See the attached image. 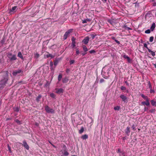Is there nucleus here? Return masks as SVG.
Instances as JSON below:
<instances>
[{
  "mask_svg": "<svg viewBox=\"0 0 156 156\" xmlns=\"http://www.w3.org/2000/svg\"><path fill=\"white\" fill-rule=\"evenodd\" d=\"M1 76L2 77V79L1 80V81H3L4 83H5L8 80V71H6L2 72Z\"/></svg>",
  "mask_w": 156,
  "mask_h": 156,
  "instance_id": "f257e3e1",
  "label": "nucleus"
},
{
  "mask_svg": "<svg viewBox=\"0 0 156 156\" xmlns=\"http://www.w3.org/2000/svg\"><path fill=\"white\" fill-rule=\"evenodd\" d=\"M7 56L10 59V61L15 60L17 59L16 55H12L11 53H8Z\"/></svg>",
  "mask_w": 156,
  "mask_h": 156,
  "instance_id": "f03ea898",
  "label": "nucleus"
},
{
  "mask_svg": "<svg viewBox=\"0 0 156 156\" xmlns=\"http://www.w3.org/2000/svg\"><path fill=\"white\" fill-rule=\"evenodd\" d=\"M72 29H70L66 32L63 36L64 40H66L67 39L68 36H69L70 34L72 32Z\"/></svg>",
  "mask_w": 156,
  "mask_h": 156,
  "instance_id": "7ed1b4c3",
  "label": "nucleus"
},
{
  "mask_svg": "<svg viewBox=\"0 0 156 156\" xmlns=\"http://www.w3.org/2000/svg\"><path fill=\"white\" fill-rule=\"evenodd\" d=\"M46 111L48 113H54V110L52 108H51L48 106H46L45 108Z\"/></svg>",
  "mask_w": 156,
  "mask_h": 156,
  "instance_id": "20e7f679",
  "label": "nucleus"
},
{
  "mask_svg": "<svg viewBox=\"0 0 156 156\" xmlns=\"http://www.w3.org/2000/svg\"><path fill=\"white\" fill-rule=\"evenodd\" d=\"M55 90H56V93L58 94L63 93L64 92V90L62 88H56Z\"/></svg>",
  "mask_w": 156,
  "mask_h": 156,
  "instance_id": "39448f33",
  "label": "nucleus"
},
{
  "mask_svg": "<svg viewBox=\"0 0 156 156\" xmlns=\"http://www.w3.org/2000/svg\"><path fill=\"white\" fill-rule=\"evenodd\" d=\"M89 40V37L88 36L86 37H85V38L84 39L83 41V42L85 44H87L88 43Z\"/></svg>",
  "mask_w": 156,
  "mask_h": 156,
  "instance_id": "423d86ee",
  "label": "nucleus"
},
{
  "mask_svg": "<svg viewBox=\"0 0 156 156\" xmlns=\"http://www.w3.org/2000/svg\"><path fill=\"white\" fill-rule=\"evenodd\" d=\"M122 56L124 58H125V59H126L127 60V61L129 62L130 63L131 62V60L129 56H128L127 55H126L125 54L123 55Z\"/></svg>",
  "mask_w": 156,
  "mask_h": 156,
  "instance_id": "0eeeda50",
  "label": "nucleus"
},
{
  "mask_svg": "<svg viewBox=\"0 0 156 156\" xmlns=\"http://www.w3.org/2000/svg\"><path fill=\"white\" fill-rule=\"evenodd\" d=\"M120 97L122 99L123 101L125 102L127 101V98L124 95L122 94L120 96Z\"/></svg>",
  "mask_w": 156,
  "mask_h": 156,
  "instance_id": "6e6552de",
  "label": "nucleus"
},
{
  "mask_svg": "<svg viewBox=\"0 0 156 156\" xmlns=\"http://www.w3.org/2000/svg\"><path fill=\"white\" fill-rule=\"evenodd\" d=\"M23 145L24 147L27 150H28L29 149V147L27 144L26 142L25 141H24L23 142Z\"/></svg>",
  "mask_w": 156,
  "mask_h": 156,
  "instance_id": "1a4fd4ad",
  "label": "nucleus"
},
{
  "mask_svg": "<svg viewBox=\"0 0 156 156\" xmlns=\"http://www.w3.org/2000/svg\"><path fill=\"white\" fill-rule=\"evenodd\" d=\"M21 72V70H16L14 71L12 73V74L13 75L16 76L17 75V74L18 73H20Z\"/></svg>",
  "mask_w": 156,
  "mask_h": 156,
  "instance_id": "9d476101",
  "label": "nucleus"
},
{
  "mask_svg": "<svg viewBox=\"0 0 156 156\" xmlns=\"http://www.w3.org/2000/svg\"><path fill=\"white\" fill-rule=\"evenodd\" d=\"M155 27V24L154 23H153L150 27V30L152 31H153Z\"/></svg>",
  "mask_w": 156,
  "mask_h": 156,
  "instance_id": "9b49d317",
  "label": "nucleus"
},
{
  "mask_svg": "<svg viewBox=\"0 0 156 156\" xmlns=\"http://www.w3.org/2000/svg\"><path fill=\"white\" fill-rule=\"evenodd\" d=\"M147 49H148L149 52L150 53L151 55L152 56H154L155 55V54L154 52L151 51V50L149 49L147 47Z\"/></svg>",
  "mask_w": 156,
  "mask_h": 156,
  "instance_id": "f8f14e48",
  "label": "nucleus"
},
{
  "mask_svg": "<svg viewBox=\"0 0 156 156\" xmlns=\"http://www.w3.org/2000/svg\"><path fill=\"white\" fill-rule=\"evenodd\" d=\"M17 56L20 58L22 59L23 60L24 59V58H23V57L21 53V52H18V54H17Z\"/></svg>",
  "mask_w": 156,
  "mask_h": 156,
  "instance_id": "ddd939ff",
  "label": "nucleus"
},
{
  "mask_svg": "<svg viewBox=\"0 0 156 156\" xmlns=\"http://www.w3.org/2000/svg\"><path fill=\"white\" fill-rule=\"evenodd\" d=\"M75 38H74V37H73L72 38V44L73 46V47H74L75 46Z\"/></svg>",
  "mask_w": 156,
  "mask_h": 156,
  "instance_id": "4468645a",
  "label": "nucleus"
},
{
  "mask_svg": "<svg viewBox=\"0 0 156 156\" xmlns=\"http://www.w3.org/2000/svg\"><path fill=\"white\" fill-rule=\"evenodd\" d=\"M48 54L46 55V57L47 58H48L50 57L51 58H53L54 57L55 55H52L51 54H49L48 52H47Z\"/></svg>",
  "mask_w": 156,
  "mask_h": 156,
  "instance_id": "2eb2a0df",
  "label": "nucleus"
},
{
  "mask_svg": "<svg viewBox=\"0 0 156 156\" xmlns=\"http://www.w3.org/2000/svg\"><path fill=\"white\" fill-rule=\"evenodd\" d=\"M17 8V6H15L13 7L12 9H10V13H11L12 12H15V11Z\"/></svg>",
  "mask_w": 156,
  "mask_h": 156,
  "instance_id": "dca6fc26",
  "label": "nucleus"
},
{
  "mask_svg": "<svg viewBox=\"0 0 156 156\" xmlns=\"http://www.w3.org/2000/svg\"><path fill=\"white\" fill-rule=\"evenodd\" d=\"M126 133L127 135H129L130 132V128L129 127H127L126 130Z\"/></svg>",
  "mask_w": 156,
  "mask_h": 156,
  "instance_id": "f3484780",
  "label": "nucleus"
},
{
  "mask_svg": "<svg viewBox=\"0 0 156 156\" xmlns=\"http://www.w3.org/2000/svg\"><path fill=\"white\" fill-rule=\"evenodd\" d=\"M90 20L89 19H87L83 20L82 23H86L87 22H90Z\"/></svg>",
  "mask_w": 156,
  "mask_h": 156,
  "instance_id": "a211bd4d",
  "label": "nucleus"
},
{
  "mask_svg": "<svg viewBox=\"0 0 156 156\" xmlns=\"http://www.w3.org/2000/svg\"><path fill=\"white\" fill-rule=\"evenodd\" d=\"M62 81L63 83H66L68 81V79L66 77H65L62 79Z\"/></svg>",
  "mask_w": 156,
  "mask_h": 156,
  "instance_id": "6ab92c4d",
  "label": "nucleus"
},
{
  "mask_svg": "<svg viewBox=\"0 0 156 156\" xmlns=\"http://www.w3.org/2000/svg\"><path fill=\"white\" fill-rule=\"evenodd\" d=\"M151 103L152 105L156 106V102L154 100H151Z\"/></svg>",
  "mask_w": 156,
  "mask_h": 156,
  "instance_id": "aec40b11",
  "label": "nucleus"
},
{
  "mask_svg": "<svg viewBox=\"0 0 156 156\" xmlns=\"http://www.w3.org/2000/svg\"><path fill=\"white\" fill-rule=\"evenodd\" d=\"M41 95H39L36 98V101L37 102H39L40 101V99L41 98Z\"/></svg>",
  "mask_w": 156,
  "mask_h": 156,
  "instance_id": "412c9836",
  "label": "nucleus"
},
{
  "mask_svg": "<svg viewBox=\"0 0 156 156\" xmlns=\"http://www.w3.org/2000/svg\"><path fill=\"white\" fill-rule=\"evenodd\" d=\"M88 137V136L87 135L85 134L82 136L81 138L83 140H85L87 139Z\"/></svg>",
  "mask_w": 156,
  "mask_h": 156,
  "instance_id": "4be33fe9",
  "label": "nucleus"
},
{
  "mask_svg": "<svg viewBox=\"0 0 156 156\" xmlns=\"http://www.w3.org/2000/svg\"><path fill=\"white\" fill-rule=\"evenodd\" d=\"M152 16V14L151 13V11H149L147 13V16L149 17H151Z\"/></svg>",
  "mask_w": 156,
  "mask_h": 156,
  "instance_id": "5701e85b",
  "label": "nucleus"
},
{
  "mask_svg": "<svg viewBox=\"0 0 156 156\" xmlns=\"http://www.w3.org/2000/svg\"><path fill=\"white\" fill-rule=\"evenodd\" d=\"M84 130V128L83 127H82L81 129L79 130V133L80 134H81L83 132Z\"/></svg>",
  "mask_w": 156,
  "mask_h": 156,
  "instance_id": "b1692460",
  "label": "nucleus"
},
{
  "mask_svg": "<svg viewBox=\"0 0 156 156\" xmlns=\"http://www.w3.org/2000/svg\"><path fill=\"white\" fill-rule=\"evenodd\" d=\"M83 49L84 51L86 52L88 51V49L86 46L83 45Z\"/></svg>",
  "mask_w": 156,
  "mask_h": 156,
  "instance_id": "393cba45",
  "label": "nucleus"
},
{
  "mask_svg": "<svg viewBox=\"0 0 156 156\" xmlns=\"http://www.w3.org/2000/svg\"><path fill=\"white\" fill-rule=\"evenodd\" d=\"M90 36H91L92 39H93L95 38V36H96V35L95 34H90Z\"/></svg>",
  "mask_w": 156,
  "mask_h": 156,
  "instance_id": "a878e982",
  "label": "nucleus"
},
{
  "mask_svg": "<svg viewBox=\"0 0 156 156\" xmlns=\"http://www.w3.org/2000/svg\"><path fill=\"white\" fill-rule=\"evenodd\" d=\"M14 111L18 112L19 111V108L18 107H15L13 108Z\"/></svg>",
  "mask_w": 156,
  "mask_h": 156,
  "instance_id": "bb28decb",
  "label": "nucleus"
},
{
  "mask_svg": "<svg viewBox=\"0 0 156 156\" xmlns=\"http://www.w3.org/2000/svg\"><path fill=\"white\" fill-rule=\"evenodd\" d=\"M62 78V75L61 74H60L59 75L58 77V80L59 81H60L61 79Z\"/></svg>",
  "mask_w": 156,
  "mask_h": 156,
  "instance_id": "cd10ccee",
  "label": "nucleus"
},
{
  "mask_svg": "<svg viewBox=\"0 0 156 156\" xmlns=\"http://www.w3.org/2000/svg\"><path fill=\"white\" fill-rule=\"evenodd\" d=\"M39 57V54L37 53H36L34 55V57L36 58H38Z\"/></svg>",
  "mask_w": 156,
  "mask_h": 156,
  "instance_id": "c85d7f7f",
  "label": "nucleus"
},
{
  "mask_svg": "<svg viewBox=\"0 0 156 156\" xmlns=\"http://www.w3.org/2000/svg\"><path fill=\"white\" fill-rule=\"evenodd\" d=\"M58 59H56L55 60V61L54 62V65L55 66H56L58 62Z\"/></svg>",
  "mask_w": 156,
  "mask_h": 156,
  "instance_id": "c756f323",
  "label": "nucleus"
},
{
  "mask_svg": "<svg viewBox=\"0 0 156 156\" xmlns=\"http://www.w3.org/2000/svg\"><path fill=\"white\" fill-rule=\"evenodd\" d=\"M154 37L153 36L151 37L149 39V41L150 42H152L154 40Z\"/></svg>",
  "mask_w": 156,
  "mask_h": 156,
  "instance_id": "7c9ffc66",
  "label": "nucleus"
},
{
  "mask_svg": "<svg viewBox=\"0 0 156 156\" xmlns=\"http://www.w3.org/2000/svg\"><path fill=\"white\" fill-rule=\"evenodd\" d=\"M5 39L4 38H3V39L2 40H1L0 42L2 44H3L5 42Z\"/></svg>",
  "mask_w": 156,
  "mask_h": 156,
  "instance_id": "2f4dec72",
  "label": "nucleus"
},
{
  "mask_svg": "<svg viewBox=\"0 0 156 156\" xmlns=\"http://www.w3.org/2000/svg\"><path fill=\"white\" fill-rule=\"evenodd\" d=\"M148 87H149V88L150 89H151L152 88V86H151V83H150V81H149L148 82Z\"/></svg>",
  "mask_w": 156,
  "mask_h": 156,
  "instance_id": "473e14b6",
  "label": "nucleus"
},
{
  "mask_svg": "<svg viewBox=\"0 0 156 156\" xmlns=\"http://www.w3.org/2000/svg\"><path fill=\"white\" fill-rule=\"evenodd\" d=\"M50 96L51 97L54 98H55V95L53 93H51L50 94Z\"/></svg>",
  "mask_w": 156,
  "mask_h": 156,
  "instance_id": "72a5a7b5",
  "label": "nucleus"
},
{
  "mask_svg": "<svg viewBox=\"0 0 156 156\" xmlns=\"http://www.w3.org/2000/svg\"><path fill=\"white\" fill-rule=\"evenodd\" d=\"M119 108H120V107L119 106H117L115 107L114 108V110H119Z\"/></svg>",
  "mask_w": 156,
  "mask_h": 156,
  "instance_id": "f704fd0d",
  "label": "nucleus"
},
{
  "mask_svg": "<svg viewBox=\"0 0 156 156\" xmlns=\"http://www.w3.org/2000/svg\"><path fill=\"white\" fill-rule=\"evenodd\" d=\"M155 110L154 109H153L150 110L149 112L151 113H154Z\"/></svg>",
  "mask_w": 156,
  "mask_h": 156,
  "instance_id": "c9c22d12",
  "label": "nucleus"
},
{
  "mask_svg": "<svg viewBox=\"0 0 156 156\" xmlns=\"http://www.w3.org/2000/svg\"><path fill=\"white\" fill-rule=\"evenodd\" d=\"M79 50H78V49H76V55H78V54H79Z\"/></svg>",
  "mask_w": 156,
  "mask_h": 156,
  "instance_id": "e433bc0d",
  "label": "nucleus"
},
{
  "mask_svg": "<svg viewBox=\"0 0 156 156\" xmlns=\"http://www.w3.org/2000/svg\"><path fill=\"white\" fill-rule=\"evenodd\" d=\"M15 121L18 124H20V121L18 119H16L15 120Z\"/></svg>",
  "mask_w": 156,
  "mask_h": 156,
  "instance_id": "4c0bfd02",
  "label": "nucleus"
},
{
  "mask_svg": "<svg viewBox=\"0 0 156 156\" xmlns=\"http://www.w3.org/2000/svg\"><path fill=\"white\" fill-rule=\"evenodd\" d=\"M8 147L9 151L10 153H11L12 151L11 150V148L9 146L8 144Z\"/></svg>",
  "mask_w": 156,
  "mask_h": 156,
  "instance_id": "58836bf2",
  "label": "nucleus"
},
{
  "mask_svg": "<svg viewBox=\"0 0 156 156\" xmlns=\"http://www.w3.org/2000/svg\"><path fill=\"white\" fill-rule=\"evenodd\" d=\"M121 90H124L126 89V88L125 87L122 86L121 87Z\"/></svg>",
  "mask_w": 156,
  "mask_h": 156,
  "instance_id": "ea45409f",
  "label": "nucleus"
},
{
  "mask_svg": "<svg viewBox=\"0 0 156 156\" xmlns=\"http://www.w3.org/2000/svg\"><path fill=\"white\" fill-rule=\"evenodd\" d=\"M75 61L74 60H71L70 62V64L72 65L74 63Z\"/></svg>",
  "mask_w": 156,
  "mask_h": 156,
  "instance_id": "a19ab883",
  "label": "nucleus"
},
{
  "mask_svg": "<svg viewBox=\"0 0 156 156\" xmlns=\"http://www.w3.org/2000/svg\"><path fill=\"white\" fill-rule=\"evenodd\" d=\"M89 52L90 53H95V51L94 50H91V51H90Z\"/></svg>",
  "mask_w": 156,
  "mask_h": 156,
  "instance_id": "79ce46f5",
  "label": "nucleus"
},
{
  "mask_svg": "<svg viewBox=\"0 0 156 156\" xmlns=\"http://www.w3.org/2000/svg\"><path fill=\"white\" fill-rule=\"evenodd\" d=\"M104 81V80L103 79H101L100 80V82L101 83L103 82Z\"/></svg>",
  "mask_w": 156,
  "mask_h": 156,
  "instance_id": "37998d69",
  "label": "nucleus"
},
{
  "mask_svg": "<svg viewBox=\"0 0 156 156\" xmlns=\"http://www.w3.org/2000/svg\"><path fill=\"white\" fill-rule=\"evenodd\" d=\"M150 105V103L149 101V100L147 98V106H149Z\"/></svg>",
  "mask_w": 156,
  "mask_h": 156,
  "instance_id": "c03bdc74",
  "label": "nucleus"
},
{
  "mask_svg": "<svg viewBox=\"0 0 156 156\" xmlns=\"http://www.w3.org/2000/svg\"><path fill=\"white\" fill-rule=\"evenodd\" d=\"M141 104L142 105H146V101H143L141 102Z\"/></svg>",
  "mask_w": 156,
  "mask_h": 156,
  "instance_id": "a18cd8bd",
  "label": "nucleus"
},
{
  "mask_svg": "<svg viewBox=\"0 0 156 156\" xmlns=\"http://www.w3.org/2000/svg\"><path fill=\"white\" fill-rule=\"evenodd\" d=\"M150 93H154L155 92L153 90L151 89H150Z\"/></svg>",
  "mask_w": 156,
  "mask_h": 156,
  "instance_id": "49530a36",
  "label": "nucleus"
},
{
  "mask_svg": "<svg viewBox=\"0 0 156 156\" xmlns=\"http://www.w3.org/2000/svg\"><path fill=\"white\" fill-rule=\"evenodd\" d=\"M108 22L109 23H110L111 24H113V22L111 20H108Z\"/></svg>",
  "mask_w": 156,
  "mask_h": 156,
  "instance_id": "de8ad7c7",
  "label": "nucleus"
},
{
  "mask_svg": "<svg viewBox=\"0 0 156 156\" xmlns=\"http://www.w3.org/2000/svg\"><path fill=\"white\" fill-rule=\"evenodd\" d=\"M151 32V30L150 29L147 30V34H149Z\"/></svg>",
  "mask_w": 156,
  "mask_h": 156,
  "instance_id": "09e8293b",
  "label": "nucleus"
},
{
  "mask_svg": "<svg viewBox=\"0 0 156 156\" xmlns=\"http://www.w3.org/2000/svg\"><path fill=\"white\" fill-rule=\"evenodd\" d=\"M132 128L133 129V130H135V127L134 125H132Z\"/></svg>",
  "mask_w": 156,
  "mask_h": 156,
  "instance_id": "8fccbe9b",
  "label": "nucleus"
},
{
  "mask_svg": "<svg viewBox=\"0 0 156 156\" xmlns=\"http://www.w3.org/2000/svg\"><path fill=\"white\" fill-rule=\"evenodd\" d=\"M152 5L154 6H156V2H154L153 3Z\"/></svg>",
  "mask_w": 156,
  "mask_h": 156,
  "instance_id": "3c124183",
  "label": "nucleus"
},
{
  "mask_svg": "<svg viewBox=\"0 0 156 156\" xmlns=\"http://www.w3.org/2000/svg\"><path fill=\"white\" fill-rule=\"evenodd\" d=\"M50 65L51 67L53 66V63L52 62H50Z\"/></svg>",
  "mask_w": 156,
  "mask_h": 156,
  "instance_id": "603ef678",
  "label": "nucleus"
},
{
  "mask_svg": "<svg viewBox=\"0 0 156 156\" xmlns=\"http://www.w3.org/2000/svg\"><path fill=\"white\" fill-rule=\"evenodd\" d=\"M12 119V118H7L6 119V120L8 121L9 120H11Z\"/></svg>",
  "mask_w": 156,
  "mask_h": 156,
  "instance_id": "864d4df0",
  "label": "nucleus"
},
{
  "mask_svg": "<svg viewBox=\"0 0 156 156\" xmlns=\"http://www.w3.org/2000/svg\"><path fill=\"white\" fill-rule=\"evenodd\" d=\"M115 41L118 44H120V42L117 40H115Z\"/></svg>",
  "mask_w": 156,
  "mask_h": 156,
  "instance_id": "5fc2aeb1",
  "label": "nucleus"
},
{
  "mask_svg": "<svg viewBox=\"0 0 156 156\" xmlns=\"http://www.w3.org/2000/svg\"><path fill=\"white\" fill-rule=\"evenodd\" d=\"M141 95L143 98H145V96H144L143 94H141Z\"/></svg>",
  "mask_w": 156,
  "mask_h": 156,
  "instance_id": "6e6d98bb",
  "label": "nucleus"
},
{
  "mask_svg": "<svg viewBox=\"0 0 156 156\" xmlns=\"http://www.w3.org/2000/svg\"><path fill=\"white\" fill-rule=\"evenodd\" d=\"M125 27L126 28V29H127L128 30H131V29L129 28V27H126V26H125Z\"/></svg>",
  "mask_w": 156,
  "mask_h": 156,
  "instance_id": "4d7b16f0",
  "label": "nucleus"
},
{
  "mask_svg": "<svg viewBox=\"0 0 156 156\" xmlns=\"http://www.w3.org/2000/svg\"><path fill=\"white\" fill-rule=\"evenodd\" d=\"M68 154H69L67 152H66L65 153V154L66 155H68Z\"/></svg>",
  "mask_w": 156,
  "mask_h": 156,
  "instance_id": "13d9d810",
  "label": "nucleus"
},
{
  "mask_svg": "<svg viewBox=\"0 0 156 156\" xmlns=\"http://www.w3.org/2000/svg\"><path fill=\"white\" fill-rule=\"evenodd\" d=\"M51 70H54V69L53 66L51 67Z\"/></svg>",
  "mask_w": 156,
  "mask_h": 156,
  "instance_id": "bf43d9fd",
  "label": "nucleus"
},
{
  "mask_svg": "<svg viewBox=\"0 0 156 156\" xmlns=\"http://www.w3.org/2000/svg\"><path fill=\"white\" fill-rule=\"evenodd\" d=\"M117 152V153H120V150L119 149H118Z\"/></svg>",
  "mask_w": 156,
  "mask_h": 156,
  "instance_id": "052dcab7",
  "label": "nucleus"
},
{
  "mask_svg": "<svg viewBox=\"0 0 156 156\" xmlns=\"http://www.w3.org/2000/svg\"><path fill=\"white\" fill-rule=\"evenodd\" d=\"M35 125L36 126H38V123H36Z\"/></svg>",
  "mask_w": 156,
  "mask_h": 156,
  "instance_id": "680f3d73",
  "label": "nucleus"
},
{
  "mask_svg": "<svg viewBox=\"0 0 156 156\" xmlns=\"http://www.w3.org/2000/svg\"><path fill=\"white\" fill-rule=\"evenodd\" d=\"M150 2H154V0H150Z\"/></svg>",
  "mask_w": 156,
  "mask_h": 156,
  "instance_id": "e2e57ef3",
  "label": "nucleus"
},
{
  "mask_svg": "<svg viewBox=\"0 0 156 156\" xmlns=\"http://www.w3.org/2000/svg\"><path fill=\"white\" fill-rule=\"evenodd\" d=\"M144 46L145 48H146V44L144 43Z\"/></svg>",
  "mask_w": 156,
  "mask_h": 156,
  "instance_id": "0e129e2a",
  "label": "nucleus"
},
{
  "mask_svg": "<svg viewBox=\"0 0 156 156\" xmlns=\"http://www.w3.org/2000/svg\"><path fill=\"white\" fill-rule=\"evenodd\" d=\"M69 69H66V71L67 72H69Z\"/></svg>",
  "mask_w": 156,
  "mask_h": 156,
  "instance_id": "69168bd1",
  "label": "nucleus"
},
{
  "mask_svg": "<svg viewBox=\"0 0 156 156\" xmlns=\"http://www.w3.org/2000/svg\"><path fill=\"white\" fill-rule=\"evenodd\" d=\"M86 53H83L82 54V55H85V54H86Z\"/></svg>",
  "mask_w": 156,
  "mask_h": 156,
  "instance_id": "338daca9",
  "label": "nucleus"
},
{
  "mask_svg": "<svg viewBox=\"0 0 156 156\" xmlns=\"http://www.w3.org/2000/svg\"><path fill=\"white\" fill-rule=\"evenodd\" d=\"M125 83L127 85H128V83H127L126 81L125 82Z\"/></svg>",
  "mask_w": 156,
  "mask_h": 156,
  "instance_id": "774afa93",
  "label": "nucleus"
}]
</instances>
